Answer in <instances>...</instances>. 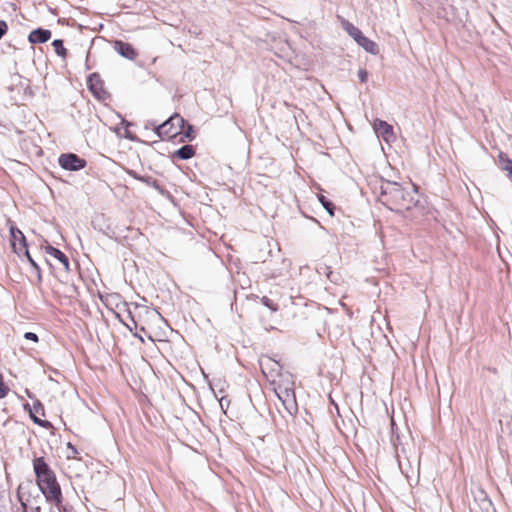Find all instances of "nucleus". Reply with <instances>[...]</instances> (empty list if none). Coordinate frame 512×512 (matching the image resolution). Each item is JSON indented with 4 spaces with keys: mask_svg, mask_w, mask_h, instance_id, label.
I'll list each match as a JSON object with an SVG mask.
<instances>
[{
    "mask_svg": "<svg viewBox=\"0 0 512 512\" xmlns=\"http://www.w3.org/2000/svg\"><path fill=\"white\" fill-rule=\"evenodd\" d=\"M33 469L36 475L37 486L45 501L60 505L63 501L61 487L54 471L50 468L44 457L33 460Z\"/></svg>",
    "mask_w": 512,
    "mask_h": 512,
    "instance_id": "nucleus-1",
    "label": "nucleus"
},
{
    "mask_svg": "<svg viewBox=\"0 0 512 512\" xmlns=\"http://www.w3.org/2000/svg\"><path fill=\"white\" fill-rule=\"evenodd\" d=\"M378 200L391 211L402 213L415 205L413 192L397 182L381 181Z\"/></svg>",
    "mask_w": 512,
    "mask_h": 512,
    "instance_id": "nucleus-2",
    "label": "nucleus"
},
{
    "mask_svg": "<svg viewBox=\"0 0 512 512\" xmlns=\"http://www.w3.org/2000/svg\"><path fill=\"white\" fill-rule=\"evenodd\" d=\"M274 392L282 402L286 411L293 415L297 411L294 382L290 380L281 381L274 387Z\"/></svg>",
    "mask_w": 512,
    "mask_h": 512,
    "instance_id": "nucleus-3",
    "label": "nucleus"
},
{
    "mask_svg": "<svg viewBox=\"0 0 512 512\" xmlns=\"http://www.w3.org/2000/svg\"><path fill=\"white\" fill-rule=\"evenodd\" d=\"M185 124V120L179 114H175L168 118L162 124L156 126L155 133L161 139L168 138L172 139L178 136L182 132V128Z\"/></svg>",
    "mask_w": 512,
    "mask_h": 512,
    "instance_id": "nucleus-4",
    "label": "nucleus"
},
{
    "mask_svg": "<svg viewBox=\"0 0 512 512\" xmlns=\"http://www.w3.org/2000/svg\"><path fill=\"white\" fill-rule=\"evenodd\" d=\"M17 497L21 506L23 508V512H42V503L43 497L37 493L36 495H32L31 493H24L23 486L19 485L17 489Z\"/></svg>",
    "mask_w": 512,
    "mask_h": 512,
    "instance_id": "nucleus-5",
    "label": "nucleus"
},
{
    "mask_svg": "<svg viewBox=\"0 0 512 512\" xmlns=\"http://www.w3.org/2000/svg\"><path fill=\"white\" fill-rule=\"evenodd\" d=\"M58 163L62 169L68 171H79L87 165V161L75 153L61 154Z\"/></svg>",
    "mask_w": 512,
    "mask_h": 512,
    "instance_id": "nucleus-6",
    "label": "nucleus"
},
{
    "mask_svg": "<svg viewBox=\"0 0 512 512\" xmlns=\"http://www.w3.org/2000/svg\"><path fill=\"white\" fill-rule=\"evenodd\" d=\"M87 85H88L90 92L98 100H105L108 97V93L104 89V82L101 79L99 74H97V73L90 74L87 79Z\"/></svg>",
    "mask_w": 512,
    "mask_h": 512,
    "instance_id": "nucleus-7",
    "label": "nucleus"
},
{
    "mask_svg": "<svg viewBox=\"0 0 512 512\" xmlns=\"http://www.w3.org/2000/svg\"><path fill=\"white\" fill-rule=\"evenodd\" d=\"M11 245L13 251L21 257L22 250L26 248L27 242L23 232L15 226L10 227Z\"/></svg>",
    "mask_w": 512,
    "mask_h": 512,
    "instance_id": "nucleus-8",
    "label": "nucleus"
},
{
    "mask_svg": "<svg viewBox=\"0 0 512 512\" xmlns=\"http://www.w3.org/2000/svg\"><path fill=\"white\" fill-rule=\"evenodd\" d=\"M114 48L117 53L128 60H134L138 56L136 49L128 42L117 40L115 41Z\"/></svg>",
    "mask_w": 512,
    "mask_h": 512,
    "instance_id": "nucleus-9",
    "label": "nucleus"
},
{
    "mask_svg": "<svg viewBox=\"0 0 512 512\" xmlns=\"http://www.w3.org/2000/svg\"><path fill=\"white\" fill-rule=\"evenodd\" d=\"M51 31L48 29L37 28L30 32L28 40L31 44L45 43L51 38Z\"/></svg>",
    "mask_w": 512,
    "mask_h": 512,
    "instance_id": "nucleus-10",
    "label": "nucleus"
},
{
    "mask_svg": "<svg viewBox=\"0 0 512 512\" xmlns=\"http://www.w3.org/2000/svg\"><path fill=\"white\" fill-rule=\"evenodd\" d=\"M26 394L30 399H33L34 401L32 406L29 403L23 404L24 410L27 411L29 414L37 413L39 415L44 416L45 409L42 402L39 399H36L35 396L29 390H26Z\"/></svg>",
    "mask_w": 512,
    "mask_h": 512,
    "instance_id": "nucleus-11",
    "label": "nucleus"
},
{
    "mask_svg": "<svg viewBox=\"0 0 512 512\" xmlns=\"http://www.w3.org/2000/svg\"><path fill=\"white\" fill-rule=\"evenodd\" d=\"M356 43L372 55H377L379 53L378 44L364 35L360 37V39H357Z\"/></svg>",
    "mask_w": 512,
    "mask_h": 512,
    "instance_id": "nucleus-12",
    "label": "nucleus"
},
{
    "mask_svg": "<svg viewBox=\"0 0 512 512\" xmlns=\"http://www.w3.org/2000/svg\"><path fill=\"white\" fill-rule=\"evenodd\" d=\"M46 253L56 258L61 264H63L66 271L69 270V259L68 257L58 248L51 245L46 246Z\"/></svg>",
    "mask_w": 512,
    "mask_h": 512,
    "instance_id": "nucleus-13",
    "label": "nucleus"
},
{
    "mask_svg": "<svg viewBox=\"0 0 512 512\" xmlns=\"http://www.w3.org/2000/svg\"><path fill=\"white\" fill-rule=\"evenodd\" d=\"M374 130L377 134L386 138L389 135H393V127L384 120L376 119L374 122Z\"/></svg>",
    "mask_w": 512,
    "mask_h": 512,
    "instance_id": "nucleus-14",
    "label": "nucleus"
},
{
    "mask_svg": "<svg viewBox=\"0 0 512 512\" xmlns=\"http://www.w3.org/2000/svg\"><path fill=\"white\" fill-rule=\"evenodd\" d=\"M195 155V149L192 145H183L179 149H177L173 156L181 159V160H188L192 158Z\"/></svg>",
    "mask_w": 512,
    "mask_h": 512,
    "instance_id": "nucleus-15",
    "label": "nucleus"
},
{
    "mask_svg": "<svg viewBox=\"0 0 512 512\" xmlns=\"http://www.w3.org/2000/svg\"><path fill=\"white\" fill-rule=\"evenodd\" d=\"M345 31L357 42V39L363 36V33L359 28L354 26L352 23L347 22L344 25Z\"/></svg>",
    "mask_w": 512,
    "mask_h": 512,
    "instance_id": "nucleus-16",
    "label": "nucleus"
},
{
    "mask_svg": "<svg viewBox=\"0 0 512 512\" xmlns=\"http://www.w3.org/2000/svg\"><path fill=\"white\" fill-rule=\"evenodd\" d=\"M318 200L324 207V209L329 213L330 216H334L335 205L330 201L327 197L320 194L318 195Z\"/></svg>",
    "mask_w": 512,
    "mask_h": 512,
    "instance_id": "nucleus-17",
    "label": "nucleus"
},
{
    "mask_svg": "<svg viewBox=\"0 0 512 512\" xmlns=\"http://www.w3.org/2000/svg\"><path fill=\"white\" fill-rule=\"evenodd\" d=\"M52 46L56 52V54L58 56H61V57H65L66 54H67V50L66 48L64 47V43H63V40L61 39H55L53 42H52Z\"/></svg>",
    "mask_w": 512,
    "mask_h": 512,
    "instance_id": "nucleus-18",
    "label": "nucleus"
},
{
    "mask_svg": "<svg viewBox=\"0 0 512 512\" xmlns=\"http://www.w3.org/2000/svg\"><path fill=\"white\" fill-rule=\"evenodd\" d=\"M499 161L501 163V169L512 173V160L504 153H500Z\"/></svg>",
    "mask_w": 512,
    "mask_h": 512,
    "instance_id": "nucleus-19",
    "label": "nucleus"
},
{
    "mask_svg": "<svg viewBox=\"0 0 512 512\" xmlns=\"http://www.w3.org/2000/svg\"><path fill=\"white\" fill-rule=\"evenodd\" d=\"M37 415H38L37 413L29 414V416H30L31 420H32L35 424L39 425L40 427L46 428V429H48V428H51V427H52V424H51L49 421H47V420H42V419H41V418H39Z\"/></svg>",
    "mask_w": 512,
    "mask_h": 512,
    "instance_id": "nucleus-20",
    "label": "nucleus"
},
{
    "mask_svg": "<svg viewBox=\"0 0 512 512\" xmlns=\"http://www.w3.org/2000/svg\"><path fill=\"white\" fill-rule=\"evenodd\" d=\"M261 303L267 307L268 309H270L272 312H276L278 311L279 307L278 305L273 301L271 300L270 298H268L267 296H263L261 298Z\"/></svg>",
    "mask_w": 512,
    "mask_h": 512,
    "instance_id": "nucleus-21",
    "label": "nucleus"
},
{
    "mask_svg": "<svg viewBox=\"0 0 512 512\" xmlns=\"http://www.w3.org/2000/svg\"><path fill=\"white\" fill-rule=\"evenodd\" d=\"M141 182H143L146 185L151 186L155 189H159V187H160L158 184V181L156 179L152 178L151 176H142Z\"/></svg>",
    "mask_w": 512,
    "mask_h": 512,
    "instance_id": "nucleus-22",
    "label": "nucleus"
},
{
    "mask_svg": "<svg viewBox=\"0 0 512 512\" xmlns=\"http://www.w3.org/2000/svg\"><path fill=\"white\" fill-rule=\"evenodd\" d=\"M9 388L4 383L3 375L0 373V399L7 396Z\"/></svg>",
    "mask_w": 512,
    "mask_h": 512,
    "instance_id": "nucleus-23",
    "label": "nucleus"
},
{
    "mask_svg": "<svg viewBox=\"0 0 512 512\" xmlns=\"http://www.w3.org/2000/svg\"><path fill=\"white\" fill-rule=\"evenodd\" d=\"M358 78L361 83H365L368 80V72L366 69L361 68L358 70Z\"/></svg>",
    "mask_w": 512,
    "mask_h": 512,
    "instance_id": "nucleus-24",
    "label": "nucleus"
},
{
    "mask_svg": "<svg viewBox=\"0 0 512 512\" xmlns=\"http://www.w3.org/2000/svg\"><path fill=\"white\" fill-rule=\"evenodd\" d=\"M33 271L35 272V275H36V278H37V283H41L42 281V276H41V269H40V266L38 265V263H33Z\"/></svg>",
    "mask_w": 512,
    "mask_h": 512,
    "instance_id": "nucleus-25",
    "label": "nucleus"
},
{
    "mask_svg": "<svg viewBox=\"0 0 512 512\" xmlns=\"http://www.w3.org/2000/svg\"><path fill=\"white\" fill-rule=\"evenodd\" d=\"M24 338H25L26 340L33 341V342H35V343H37V342L39 341V337H38V335H37L36 333H34V332H26V333L24 334Z\"/></svg>",
    "mask_w": 512,
    "mask_h": 512,
    "instance_id": "nucleus-26",
    "label": "nucleus"
},
{
    "mask_svg": "<svg viewBox=\"0 0 512 512\" xmlns=\"http://www.w3.org/2000/svg\"><path fill=\"white\" fill-rule=\"evenodd\" d=\"M25 256L27 258V260L29 261V263L31 264V266L33 267V263H37L33 258L32 256L30 255L29 253V250H28V246L26 248H24L22 250V253H21V256Z\"/></svg>",
    "mask_w": 512,
    "mask_h": 512,
    "instance_id": "nucleus-27",
    "label": "nucleus"
},
{
    "mask_svg": "<svg viewBox=\"0 0 512 512\" xmlns=\"http://www.w3.org/2000/svg\"><path fill=\"white\" fill-rule=\"evenodd\" d=\"M8 25L4 20H0V40L7 33Z\"/></svg>",
    "mask_w": 512,
    "mask_h": 512,
    "instance_id": "nucleus-28",
    "label": "nucleus"
},
{
    "mask_svg": "<svg viewBox=\"0 0 512 512\" xmlns=\"http://www.w3.org/2000/svg\"><path fill=\"white\" fill-rule=\"evenodd\" d=\"M428 5L432 8H438L442 6L441 0H427Z\"/></svg>",
    "mask_w": 512,
    "mask_h": 512,
    "instance_id": "nucleus-29",
    "label": "nucleus"
},
{
    "mask_svg": "<svg viewBox=\"0 0 512 512\" xmlns=\"http://www.w3.org/2000/svg\"><path fill=\"white\" fill-rule=\"evenodd\" d=\"M184 125H187V131L185 132V137L192 140L194 138V136L192 135V133H193L192 126L187 124L186 122Z\"/></svg>",
    "mask_w": 512,
    "mask_h": 512,
    "instance_id": "nucleus-30",
    "label": "nucleus"
},
{
    "mask_svg": "<svg viewBox=\"0 0 512 512\" xmlns=\"http://www.w3.org/2000/svg\"><path fill=\"white\" fill-rule=\"evenodd\" d=\"M127 174L130 177H132V178H134L136 180L141 181L142 175L138 174L136 171H134V170H127Z\"/></svg>",
    "mask_w": 512,
    "mask_h": 512,
    "instance_id": "nucleus-31",
    "label": "nucleus"
},
{
    "mask_svg": "<svg viewBox=\"0 0 512 512\" xmlns=\"http://www.w3.org/2000/svg\"><path fill=\"white\" fill-rule=\"evenodd\" d=\"M55 506L58 508L59 512H72L71 507L62 505V502L60 503V505Z\"/></svg>",
    "mask_w": 512,
    "mask_h": 512,
    "instance_id": "nucleus-32",
    "label": "nucleus"
},
{
    "mask_svg": "<svg viewBox=\"0 0 512 512\" xmlns=\"http://www.w3.org/2000/svg\"><path fill=\"white\" fill-rule=\"evenodd\" d=\"M229 403L230 401L226 398V397H222L220 400H219V404L221 406L222 409H224V407H228L229 406Z\"/></svg>",
    "mask_w": 512,
    "mask_h": 512,
    "instance_id": "nucleus-33",
    "label": "nucleus"
}]
</instances>
